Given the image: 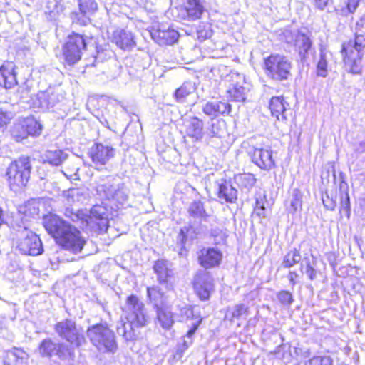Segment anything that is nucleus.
I'll return each instance as SVG.
<instances>
[{
    "label": "nucleus",
    "mask_w": 365,
    "mask_h": 365,
    "mask_svg": "<svg viewBox=\"0 0 365 365\" xmlns=\"http://www.w3.org/2000/svg\"><path fill=\"white\" fill-rule=\"evenodd\" d=\"M43 225L46 231L55 239L57 244L73 253L81 251L85 240L80 232L56 215L44 218Z\"/></svg>",
    "instance_id": "nucleus-1"
},
{
    "label": "nucleus",
    "mask_w": 365,
    "mask_h": 365,
    "mask_svg": "<svg viewBox=\"0 0 365 365\" xmlns=\"http://www.w3.org/2000/svg\"><path fill=\"white\" fill-rule=\"evenodd\" d=\"M126 322L121 320L117 326V332L125 340L134 339L135 328L143 327L148 322V317L145 313L144 304L135 295L127 298L123 309Z\"/></svg>",
    "instance_id": "nucleus-2"
},
{
    "label": "nucleus",
    "mask_w": 365,
    "mask_h": 365,
    "mask_svg": "<svg viewBox=\"0 0 365 365\" xmlns=\"http://www.w3.org/2000/svg\"><path fill=\"white\" fill-rule=\"evenodd\" d=\"M365 24V16L356 23L355 36L342 44L341 54L346 68L353 74L361 71V62L365 54V34H359Z\"/></svg>",
    "instance_id": "nucleus-3"
},
{
    "label": "nucleus",
    "mask_w": 365,
    "mask_h": 365,
    "mask_svg": "<svg viewBox=\"0 0 365 365\" xmlns=\"http://www.w3.org/2000/svg\"><path fill=\"white\" fill-rule=\"evenodd\" d=\"M31 168L28 157L19 158L9 165L6 177L11 190L17 191L26 186L30 178Z\"/></svg>",
    "instance_id": "nucleus-4"
},
{
    "label": "nucleus",
    "mask_w": 365,
    "mask_h": 365,
    "mask_svg": "<svg viewBox=\"0 0 365 365\" xmlns=\"http://www.w3.org/2000/svg\"><path fill=\"white\" fill-rule=\"evenodd\" d=\"M87 336L100 351L113 353L117 349L114 333L106 325L98 324L88 327Z\"/></svg>",
    "instance_id": "nucleus-5"
},
{
    "label": "nucleus",
    "mask_w": 365,
    "mask_h": 365,
    "mask_svg": "<svg viewBox=\"0 0 365 365\" xmlns=\"http://www.w3.org/2000/svg\"><path fill=\"white\" fill-rule=\"evenodd\" d=\"M16 249L23 255L36 256L42 254L43 245L39 237L32 231L28 230L27 225L24 223L23 229L18 230L17 239L15 242Z\"/></svg>",
    "instance_id": "nucleus-6"
},
{
    "label": "nucleus",
    "mask_w": 365,
    "mask_h": 365,
    "mask_svg": "<svg viewBox=\"0 0 365 365\" xmlns=\"http://www.w3.org/2000/svg\"><path fill=\"white\" fill-rule=\"evenodd\" d=\"M264 68L267 76L274 81H282L287 80L290 75L292 63L284 56L271 55L264 59Z\"/></svg>",
    "instance_id": "nucleus-7"
},
{
    "label": "nucleus",
    "mask_w": 365,
    "mask_h": 365,
    "mask_svg": "<svg viewBox=\"0 0 365 365\" xmlns=\"http://www.w3.org/2000/svg\"><path fill=\"white\" fill-rule=\"evenodd\" d=\"M96 192L102 199L108 200L116 205H124L128 198V192L123 184L114 185L111 183L110 178H107L105 183H98L96 186Z\"/></svg>",
    "instance_id": "nucleus-8"
},
{
    "label": "nucleus",
    "mask_w": 365,
    "mask_h": 365,
    "mask_svg": "<svg viewBox=\"0 0 365 365\" xmlns=\"http://www.w3.org/2000/svg\"><path fill=\"white\" fill-rule=\"evenodd\" d=\"M86 44L83 36L73 33L68 36L63 48V54L68 65H73L81 58L83 51L86 50Z\"/></svg>",
    "instance_id": "nucleus-9"
},
{
    "label": "nucleus",
    "mask_w": 365,
    "mask_h": 365,
    "mask_svg": "<svg viewBox=\"0 0 365 365\" xmlns=\"http://www.w3.org/2000/svg\"><path fill=\"white\" fill-rule=\"evenodd\" d=\"M86 225L95 232H106L108 227L107 210L105 207L96 205L85 220Z\"/></svg>",
    "instance_id": "nucleus-10"
},
{
    "label": "nucleus",
    "mask_w": 365,
    "mask_h": 365,
    "mask_svg": "<svg viewBox=\"0 0 365 365\" xmlns=\"http://www.w3.org/2000/svg\"><path fill=\"white\" fill-rule=\"evenodd\" d=\"M230 86L227 90L228 97L231 101L243 102L246 99V95L249 88L244 75L237 72H231L229 76Z\"/></svg>",
    "instance_id": "nucleus-11"
},
{
    "label": "nucleus",
    "mask_w": 365,
    "mask_h": 365,
    "mask_svg": "<svg viewBox=\"0 0 365 365\" xmlns=\"http://www.w3.org/2000/svg\"><path fill=\"white\" fill-rule=\"evenodd\" d=\"M115 155V149L109 145L96 143L89 150V156L94 165L99 169Z\"/></svg>",
    "instance_id": "nucleus-12"
},
{
    "label": "nucleus",
    "mask_w": 365,
    "mask_h": 365,
    "mask_svg": "<svg viewBox=\"0 0 365 365\" xmlns=\"http://www.w3.org/2000/svg\"><path fill=\"white\" fill-rule=\"evenodd\" d=\"M41 125L34 118H26L23 124H16L12 130L13 138L18 142L25 139L28 135H38L41 133Z\"/></svg>",
    "instance_id": "nucleus-13"
},
{
    "label": "nucleus",
    "mask_w": 365,
    "mask_h": 365,
    "mask_svg": "<svg viewBox=\"0 0 365 365\" xmlns=\"http://www.w3.org/2000/svg\"><path fill=\"white\" fill-rule=\"evenodd\" d=\"M204 10L200 0H187L183 6L176 8L177 17L180 20L195 21L201 17Z\"/></svg>",
    "instance_id": "nucleus-14"
},
{
    "label": "nucleus",
    "mask_w": 365,
    "mask_h": 365,
    "mask_svg": "<svg viewBox=\"0 0 365 365\" xmlns=\"http://www.w3.org/2000/svg\"><path fill=\"white\" fill-rule=\"evenodd\" d=\"M194 288L200 299H208L213 290V279L210 274L206 271L197 273L194 279Z\"/></svg>",
    "instance_id": "nucleus-15"
},
{
    "label": "nucleus",
    "mask_w": 365,
    "mask_h": 365,
    "mask_svg": "<svg viewBox=\"0 0 365 365\" xmlns=\"http://www.w3.org/2000/svg\"><path fill=\"white\" fill-rule=\"evenodd\" d=\"M38 351L42 356H58L60 359L69 354L67 345L63 343H56L51 339H46L42 341L38 346Z\"/></svg>",
    "instance_id": "nucleus-16"
},
{
    "label": "nucleus",
    "mask_w": 365,
    "mask_h": 365,
    "mask_svg": "<svg viewBox=\"0 0 365 365\" xmlns=\"http://www.w3.org/2000/svg\"><path fill=\"white\" fill-rule=\"evenodd\" d=\"M222 258V252L215 247L203 248L198 253V262L205 269L220 265Z\"/></svg>",
    "instance_id": "nucleus-17"
},
{
    "label": "nucleus",
    "mask_w": 365,
    "mask_h": 365,
    "mask_svg": "<svg viewBox=\"0 0 365 365\" xmlns=\"http://www.w3.org/2000/svg\"><path fill=\"white\" fill-rule=\"evenodd\" d=\"M78 6L80 14L73 13V21L80 25H86L90 21L88 16L97 11L98 4L94 0H79Z\"/></svg>",
    "instance_id": "nucleus-18"
},
{
    "label": "nucleus",
    "mask_w": 365,
    "mask_h": 365,
    "mask_svg": "<svg viewBox=\"0 0 365 365\" xmlns=\"http://www.w3.org/2000/svg\"><path fill=\"white\" fill-rule=\"evenodd\" d=\"M55 331L60 337L73 343L77 341L79 336L76 322L71 319H64L58 322L55 326Z\"/></svg>",
    "instance_id": "nucleus-19"
},
{
    "label": "nucleus",
    "mask_w": 365,
    "mask_h": 365,
    "mask_svg": "<svg viewBox=\"0 0 365 365\" xmlns=\"http://www.w3.org/2000/svg\"><path fill=\"white\" fill-rule=\"evenodd\" d=\"M216 193L221 203H234L237 199V190L227 181L216 182Z\"/></svg>",
    "instance_id": "nucleus-20"
},
{
    "label": "nucleus",
    "mask_w": 365,
    "mask_h": 365,
    "mask_svg": "<svg viewBox=\"0 0 365 365\" xmlns=\"http://www.w3.org/2000/svg\"><path fill=\"white\" fill-rule=\"evenodd\" d=\"M252 162L261 169L269 170L274 167L272 151L269 148H255L252 155Z\"/></svg>",
    "instance_id": "nucleus-21"
},
{
    "label": "nucleus",
    "mask_w": 365,
    "mask_h": 365,
    "mask_svg": "<svg viewBox=\"0 0 365 365\" xmlns=\"http://www.w3.org/2000/svg\"><path fill=\"white\" fill-rule=\"evenodd\" d=\"M152 38L159 45H171L177 41L178 32L170 27L154 29L150 33Z\"/></svg>",
    "instance_id": "nucleus-22"
},
{
    "label": "nucleus",
    "mask_w": 365,
    "mask_h": 365,
    "mask_svg": "<svg viewBox=\"0 0 365 365\" xmlns=\"http://www.w3.org/2000/svg\"><path fill=\"white\" fill-rule=\"evenodd\" d=\"M16 83L14 65L9 63L2 66L0 68V86L9 89L16 86Z\"/></svg>",
    "instance_id": "nucleus-23"
},
{
    "label": "nucleus",
    "mask_w": 365,
    "mask_h": 365,
    "mask_svg": "<svg viewBox=\"0 0 365 365\" xmlns=\"http://www.w3.org/2000/svg\"><path fill=\"white\" fill-rule=\"evenodd\" d=\"M289 104L282 96L272 97L269 102V109L273 117L279 121H286L285 112Z\"/></svg>",
    "instance_id": "nucleus-24"
},
{
    "label": "nucleus",
    "mask_w": 365,
    "mask_h": 365,
    "mask_svg": "<svg viewBox=\"0 0 365 365\" xmlns=\"http://www.w3.org/2000/svg\"><path fill=\"white\" fill-rule=\"evenodd\" d=\"M63 96L58 91H47L38 94L39 106L43 109H50L59 103Z\"/></svg>",
    "instance_id": "nucleus-25"
},
{
    "label": "nucleus",
    "mask_w": 365,
    "mask_h": 365,
    "mask_svg": "<svg viewBox=\"0 0 365 365\" xmlns=\"http://www.w3.org/2000/svg\"><path fill=\"white\" fill-rule=\"evenodd\" d=\"M157 321L160 327L166 330L170 329L174 322V314L170 307L165 305L157 307L156 308Z\"/></svg>",
    "instance_id": "nucleus-26"
},
{
    "label": "nucleus",
    "mask_w": 365,
    "mask_h": 365,
    "mask_svg": "<svg viewBox=\"0 0 365 365\" xmlns=\"http://www.w3.org/2000/svg\"><path fill=\"white\" fill-rule=\"evenodd\" d=\"M203 113L209 116H217L219 114L229 113L231 105L226 102H207L202 107Z\"/></svg>",
    "instance_id": "nucleus-27"
},
{
    "label": "nucleus",
    "mask_w": 365,
    "mask_h": 365,
    "mask_svg": "<svg viewBox=\"0 0 365 365\" xmlns=\"http://www.w3.org/2000/svg\"><path fill=\"white\" fill-rule=\"evenodd\" d=\"M113 41L124 50L132 48L135 44L132 33L123 29H117L114 31Z\"/></svg>",
    "instance_id": "nucleus-28"
},
{
    "label": "nucleus",
    "mask_w": 365,
    "mask_h": 365,
    "mask_svg": "<svg viewBox=\"0 0 365 365\" xmlns=\"http://www.w3.org/2000/svg\"><path fill=\"white\" fill-rule=\"evenodd\" d=\"M340 179L341 180L339 185V195L340 197L341 203L340 212L344 213L347 217H349L351 207L349 195V185L341 175Z\"/></svg>",
    "instance_id": "nucleus-29"
},
{
    "label": "nucleus",
    "mask_w": 365,
    "mask_h": 365,
    "mask_svg": "<svg viewBox=\"0 0 365 365\" xmlns=\"http://www.w3.org/2000/svg\"><path fill=\"white\" fill-rule=\"evenodd\" d=\"M63 197L66 202L69 205H78L83 203L87 200L85 192L80 188H70L63 191Z\"/></svg>",
    "instance_id": "nucleus-30"
},
{
    "label": "nucleus",
    "mask_w": 365,
    "mask_h": 365,
    "mask_svg": "<svg viewBox=\"0 0 365 365\" xmlns=\"http://www.w3.org/2000/svg\"><path fill=\"white\" fill-rule=\"evenodd\" d=\"M153 269L160 284L168 282L173 274L168 262L165 260H158L155 262Z\"/></svg>",
    "instance_id": "nucleus-31"
},
{
    "label": "nucleus",
    "mask_w": 365,
    "mask_h": 365,
    "mask_svg": "<svg viewBox=\"0 0 365 365\" xmlns=\"http://www.w3.org/2000/svg\"><path fill=\"white\" fill-rule=\"evenodd\" d=\"M186 133L195 140H200L203 137V122L197 118H192L185 124Z\"/></svg>",
    "instance_id": "nucleus-32"
},
{
    "label": "nucleus",
    "mask_w": 365,
    "mask_h": 365,
    "mask_svg": "<svg viewBox=\"0 0 365 365\" xmlns=\"http://www.w3.org/2000/svg\"><path fill=\"white\" fill-rule=\"evenodd\" d=\"M68 158V154L62 150H47L44 155V161L54 166L60 165Z\"/></svg>",
    "instance_id": "nucleus-33"
},
{
    "label": "nucleus",
    "mask_w": 365,
    "mask_h": 365,
    "mask_svg": "<svg viewBox=\"0 0 365 365\" xmlns=\"http://www.w3.org/2000/svg\"><path fill=\"white\" fill-rule=\"evenodd\" d=\"M247 314L248 307L244 304H238L233 307H227L225 317L230 322H232L235 319H240Z\"/></svg>",
    "instance_id": "nucleus-34"
},
{
    "label": "nucleus",
    "mask_w": 365,
    "mask_h": 365,
    "mask_svg": "<svg viewBox=\"0 0 365 365\" xmlns=\"http://www.w3.org/2000/svg\"><path fill=\"white\" fill-rule=\"evenodd\" d=\"M309 38L304 34L297 33L295 35L294 46L300 56H304L311 48Z\"/></svg>",
    "instance_id": "nucleus-35"
},
{
    "label": "nucleus",
    "mask_w": 365,
    "mask_h": 365,
    "mask_svg": "<svg viewBox=\"0 0 365 365\" xmlns=\"http://www.w3.org/2000/svg\"><path fill=\"white\" fill-rule=\"evenodd\" d=\"M226 133L225 122L222 120L215 119L211 120L209 128V135L211 138H222Z\"/></svg>",
    "instance_id": "nucleus-36"
},
{
    "label": "nucleus",
    "mask_w": 365,
    "mask_h": 365,
    "mask_svg": "<svg viewBox=\"0 0 365 365\" xmlns=\"http://www.w3.org/2000/svg\"><path fill=\"white\" fill-rule=\"evenodd\" d=\"M188 213L190 216L198 219H205L208 216L204 205L200 200H194L190 203L188 207Z\"/></svg>",
    "instance_id": "nucleus-37"
},
{
    "label": "nucleus",
    "mask_w": 365,
    "mask_h": 365,
    "mask_svg": "<svg viewBox=\"0 0 365 365\" xmlns=\"http://www.w3.org/2000/svg\"><path fill=\"white\" fill-rule=\"evenodd\" d=\"M361 0H343L336 10L341 15L347 16L353 14L359 6Z\"/></svg>",
    "instance_id": "nucleus-38"
},
{
    "label": "nucleus",
    "mask_w": 365,
    "mask_h": 365,
    "mask_svg": "<svg viewBox=\"0 0 365 365\" xmlns=\"http://www.w3.org/2000/svg\"><path fill=\"white\" fill-rule=\"evenodd\" d=\"M195 91V86L191 82L184 83L179 88L175 91V96L178 102L183 103L185 98L192 93Z\"/></svg>",
    "instance_id": "nucleus-39"
},
{
    "label": "nucleus",
    "mask_w": 365,
    "mask_h": 365,
    "mask_svg": "<svg viewBox=\"0 0 365 365\" xmlns=\"http://www.w3.org/2000/svg\"><path fill=\"white\" fill-rule=\"evenodd\" d=\"M26 357V354L21 349H14L6 354L8 365H21Z\"/></svg>",
    "instance_id": "nucleus-40"
},
{
    "label": "nucleus",
    "mask_w": 365,
    "mask_h": 365,
    "mask_svg": "<svg viewBox=\"0 0 365 365\" xmlns=\"http://www.w3.org/2000/svg\"><path fill=\"white\" fill-rule=\"evenodd\" d=\"M302 194L298 189L293 190L290 199V205L288 210L291 213H294L302 209Z\"/></svg>",
    "instance_id": "nucleus-41"
},
{
    "label": "nucleus",
    "mask_w": 365,
    "mask_h": 365,
    "mask_svg": "<svg viewBox=\"0 0 365 365\" xmlns=\"http://www.w3.org/2000/svg\"><path fill=\"white\" fill-rule=\"evenodd\" d=\"M301 260V255L299 250L294 249L290 250L284 256L282 264L284 267L289 268Z\"/></svg>",
    "instance_id": "nucleus-42"
},
{
    "label": "nucleus",
    "mask_w": 365,
    "mask_h": 365,
    "mask_svg": "<svg viewBox=\"0 0 365 365\" xmlns=\"http://www.w3.org/2000/svg\"><path fill=\"white\" fill-rule=\"evenodd\" d=\"M147 294L150 300L154 303L155 309L157 307H161L160 303H163V293L158 287H148Z\"/></svg>",
    "instance_id": "nucleus-43"
},
{
    "label": "nucleus",
    "mask_w": 365,
    "mask_h": 365,
    "mask_svg": "<svg viewBox=\"0 0 365 365\" xmlns=\"http://www.w3.org/2000/svg\"><path fill=\"white\" fill-rule=\"evenodd\" d=\"M212 31L211 26L208 24L201 23L197 29V38L200 41H203L212 36Z\"/></svg>",
    "instance_id": "nucleus-44"
},
{
    "label": "nucleus",
    "mask_w": 365,
    "mask_h": 365,
    "mask_svg": "<svg viewBox=\"0 0 365 365\" xmlns=\"http://www.w3.org/2000/svg\"><path fill=\"white\" fill-rule=\"evenodd\" d=\"M327 58L328 53L322 51L319 60L317 63V74L322 77H325L327 74Z\"/></svg>",
    "instance_id": "nucleus-45"
},
{
    "label": "nucleus",
    "mask_w": 365,
    "mask_h": 365,
    "mask_svg": "<svg viewBox=\"0 0 365 365\" xmlns=\"http://www.w3.org/2000/svg\"><path fill=\"white\" fill-rule=\"evenodd\" d=\"M13 118L11 112L0 109V132H3L10 120Z\"/></svg>",
    "instance_id": "nucleus-46"
},
{
    "label": "nucleus",
    "mask_w": 365,
    "mask_h": 365,
    "mask_svg": "<svg viewBox=\"0 0 365 365\" xmlns=\"http://www.w3.org/2000/svg\"><path fill=\"white\" fill-rule=\"evenodd\" d=\"M277 297L280 303L285 306L290 305L294 301L292 294L288 291H281Z\"/></svg>",
    "instance_id": "nucleus-47"
},
{
    "label": "nucleus",
    "mask_w": 365,
    "mask_h": 365,
    "mask_svg": "<svg viewBox=\"0 0 365 365\" xmlns=\"http://www.w3.org/2000/svg\"><path fill=\"white\" fill-rule=\"evenodd\" d=\"M240 180H241L242 185L246 187H252L256 182L255 176L252 174L242 175L240 177Z\"/></svg>",
    "instance_id": "nucleus-48"
},
{
    "label": "nucleus",
    "mask_w": 365,
    "mask_h": 365,
    "mask_svg": "<svg viewBox=\"0 0 365 365\" xmlns=\"http://www.w3.org/2000/svg\"><path fill=\"white\" fill-rule=\"evenodd\" d=\"M78 168L77 166L73 165L72 168H66L65 170H63V175L70 180H78Z\"/></svg>",
    "instance_id": "nucleus-49"
},
{
    "label": "nucleus",
    "mask_w": 365,
    "mask_h": 365,
    "mask_svg": "<svg viewBox=\"0 0 365 365\" xmlns=\"http://www.w3.org/2000/svg\"><path fill=\"white\" fill-rule=\"evenodd\" d=\"M44 189L53 196L58 195L60 193V188L57 186L56 182L46 181L44 182Z\"/></svg>",
    "instance_id": "nucleus-50"
},
{
    "label": "nucleus",
    "mask_w": 365,
    "mask_h": 365,
    "mask_svg": "<svg viewBox=\"0 0 365 365\" xmlns=\"http://www.w3.org/2000/svg\"><path fill=\"white\" fill-rule=\"evenodd\" d=\"M217 232V230H214L212 232V235L215 237V242L216 244H221L223 243L227 238V235L225 233H224L222 231H220L219 233L215 234Z\"/></svg>",
    "instance_id": "nucleus-51"
},
{
    "label": "nucleus",
    "mask_w": 365,
    "mask_h": 365,
    "mask_svg": "<svg viewBox=\"0 0 365 365\" xmlns=\"http://www.w3.org/2000/svg\"><path fill=\"white\" fill-rule=\"evenodd\" d=\"M306 274L309 277V279L313 280L316 278L317 276V272L316 270L310 265L309 263L307 264L306 267Z\"/></svg>",
    "instance_id": "nucleus-52"
},
{
    "label": "nucleus",
    "mask_w": 365,
    "mask_h": 365,
    "mask_svg": "<svg viewBox=\"0 0 365 365\" xmlns=\"http://www.w3.org/2000/svg\"><path fill=\"white\" fill-rule=\"evenodd\" d=\"M323 204L325 207L330 210H334L336 206V202L329 199L328 196L327 197V199H323Z\"/></svg>",
    "instance_id": "nucleus-53"
},
{
    "label": "nucleus",
    "mask_w": 365,
    "mask_h": 365,
    "mask_svg": "<svg viewBox=\"0 0 365 365\" xmlns=\"http://www.w3.org/2000/svg\"><path fill=\"white\" fill-rule=\"evenodd\" d=\"M314 1L315 6L321 10L324 9V8L328 5L329 2L331 0H313Z\"/></svg>",
    "instance_id": "nucleus-54"
},
{
    "label": "nucleus",
    "mask_w": 365,
    "mask_h": 365,
    "mask_svg": "<svg viewBox=\"0 0 365 365\" xmlns=\"http://www.w3.org/2000/svg\"><path fill=\"white\" fill-rule=\"evenodd\" d=\"M201 323V319L198 320L196 323H194L190 328V329L187 333V336L190 338L195 333L196 330L198 329L200 324Z\"/></svg>",
    "instance_id": "nucleus-55"
},
{
    "label": "nucleus",
    "mask_w": 365,
    "mask_h": 365,
    "mask_svg": "<svg viewBox=\"0 0 365 365\" xmlns=\"http://www.w3.org/2000/svg\"><path fill=\"white\" fill-rule=\"evenodd\" d=\"M256 214L262 217H265V208L264 205L262 204L260 207H257V208H255Z\"/></svg>",
    "instance_id": "nucleus-56"
},
{
    "label": "nucleus",
    "mask_w": 365,
    "mask_h": 365,
    "mask_svg": "<svg viewBox=\"0 0 365 365\" xmlns=\"http://www.w3.org/2000/svg\"><path fill=\"white\" fill-rule=\"evenodd\" d=\"M182 315H185L187 318L190 317V315L192 314V311L188 307H185L182 309Z\"/></svg>",
    "instance_id": "nucleus-57"
},
{
    "label": "nucleus",
    "mask_w": 365,
    "mask_h": 365,
    "mask_svg": "<svg viewBox=\"0 0 365 365\" xmlns=\"http://www.w3.org/2000/svg\"><path fill=\"white\" fill-rule=\"evenodd\" d=\"M297 277V274L294 272H290L289 274V281L294 285L295 284L294 278Z\"/></svg>",
    "instance_id": "nucleus-58"
},
{
    "label": "nucleus",
    "mask_w": 365,
    "mask_h": 365,
    "mask_svg": "<svg viewBox=\"0 0 365 365\" xmlns=\"http://www.w3.org/2000/svg\"><path fill=\"white\" fill-rule=\"evenodd\" d=\"M255 204H256L255 208H257V207H260V205H262V204L264 205L263 200L257 198Z\"/></svg>",
    "instance_id": "nucleus-59"
},
{
    "label": "nucleus",
    "mask_w": 365,
    "mask_h": 365,
    "mask_svg": "<svg viewBox=\"0 0 365 365\" xmlns=\"http://www.w3.org/2000/svg\"><path fill=\"white\" fill-rule=\"evenodd\" d=\"M2 222H3L2 209L0 207V226L1 225Z\"/></svg>",
    "instance_id": "nucleus-60"
},
{
    "label": "nucleus",
    "mask_w": 365,
    "mask_h": 365,
    "mask_svg": "<svg viewBox=\"0 0 365 365\" xmlns=\"http://www.w3.org/2000/svg\"><path fill=\"white\" fill-rule=\"evenodd\" d=\"M185 229H186V227H184V228H182V229L180 230V235H182V237H184V236H185Z\"/></svg>",
    "instance_id": "nucleus-61"
},
{
    "label": "nucleus",
    "mask_w": 365,
    "mask_h": 365,
    "mask_svg": "<svg viewBox=\"0 0 365 365\" xmlns=\"http://www.w3.org/2000/svg\"><path fill=\"white\" fill-rule=\"evenodd\" d=\"M69 217L71 218V220L73 221H74L76 220V218H78V215H74V214H72V215L69 216Z\"/></svg>",
    "instance_id": "nucleus-62"
},
{
    "label": "nucleus",
    "mask_w": 365,
    "mask_h": 365,
    "mask_svg": "<svg viewBox=\"0 0 365 365\" xmlns=\"http://www.w3.org/2000/svg\"><path fill=\"white\" fill-rule=\"evenodd\" d=\"M17 133H18L19 135H21V134L22 133V129H21V128H19V129L17 130Z\"/></svg>",
    "instance_id": "nucleus-63"
},
{
    "label": "nucleus",
    "mask_w": 365,
    "mask_h": 365,
    "mask_svg": "<svg viewBox=\"0 0 365 365\" xmlns=\"http://www.w3.org/2000/svg\"><path fill=\"white\" fill-rule=\"evenodd\" d=\"M184 346H185L186 348H187L188 346H189L188 344H187V341H184Z\"/></svg>",
    "instance_id": "nucleus-64"
}]
</instances>
